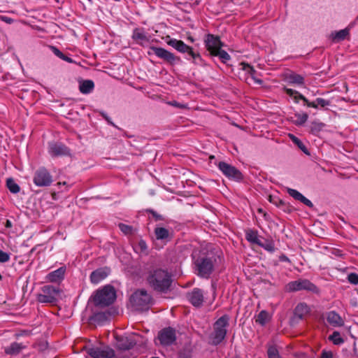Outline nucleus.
<instances>
[{"instance_id":"30","label":"nucleus","mask_w":358,"mask_h":358,"mask_svg":"<svg viewBox=\"0 0 358 358\" xmlns=\"http://www.w3.org/2000/svg\"><path fill=\"white\" fill-rule=\"evenodd\" d=\"M287 80L289 83L302 85L304 84V78L299 74L292 73L288 75Z\"/></svg>"},{"instance_id":"47","label":"nucleus","mask_w":358,"mask_h":358,"mask_svg":"<svg viewBox=\"0 0 358 358\" xmlns=\"http://www.w3.org/2000/svg\"><path fill=\"white\" fill-rule=\"evenodd\" d=\"M50 49L52 50V52L59 58H60L61 56H63V53L57 48L55 46H50Z\"/></svg>"},{"instance_id":"46","label":"nucleus","mask_w":358,"mask_h":358,"mask_svg":"<svg viewBox=\"0 0 358 358\" xmlns=\"http://www.w3.org/2000/svg\"><path fill=\"white\" fill-rule=\"evenodd\" d=\"M137 248L140 250L141 252H144L147 250L148 246L145 241L140 240L138 243Z\"/></svg>"},{"instance_id":"40","label":"nucleus","mask_w":358,"mask_h":358,"mask_svg":"<svg viewBox=\"0 0 358 358\" xmlns=\"http://www.w3.org/2000/svg\"><path fill=\"white\" fill-rule=\"evenodd\" d=\"M258 245L269 252H273L275 250L274 245L271 241H265V242L264 243L261 241L260 244H259Z\"/></svg>"},{"instance_id":"16","label":"nucleus","mask_w":358,"mask_h":358,"mask_svg":"<svg viewBox=\"0 0 358 358\" xmlns=\"http://www.w3.org/2000/svg\"><path fill=\"white\" fill-rule=\"evenodd\" d=\"M48 152L53 157L70 155V150L65 145L57 142L49 143Z\"/></svg>"},{"instance_id":"34","label":"nucleus","mask_w":358,"mask_h":358,"mask_svg":"<svg viewBox=\"0 0 358 358\" xmlns=\"http://www.w3.org/2000/svg\"><path fill=\"white\" fill-rule=\"evenodd\" d=\"M6 186L11 193L17 194L20 192V186L15 182L13 178H8L6 180Z\"/></svg>"},{"instance_id":"41","label":"nucleus","mask_w":358,"mask_h":358,"mask_svg":"<svg viewBox=\"0 0 358 358\" xmlns=\"http://www.w3.org/2000/svg\"><path fill=\"white\" fill-rule=\"evenodd\" d=\"M119 228L124 234H132L133 229H132V227H131L129 225H127V224H125L123 223H120V224H119Z\"/></svg>"},{"instance_id":"48","label":"nucleus","mask_w":358,"mask_h":358,"mask_svg":"<svg viewBox=\"0 0 358 358\" xmlns=\"http://www.w3.org/2000/svg\"><path fill=\"white\" fill-rule=\"evenodd\" d=\"M150 213L152 215L153 217H155V220H163L164 217L162 215L158 214L153 210H150Z\"/></svg>"},{"instance_id":"49","label":"nucleus","mask_w":358,"mask_h":358,"mask_svg":"<svg viewBox=\"0 0 358 358\" xmlns=\"http://www.w3.org/2000/svg\"><path fill=\"white\" fill-rule=\"evenodd\" d=\"M0 19L1 21L4 22L7 24H12L14 21L13 19H12L11 17L4 16V15L0 16Z\"/></svg>"},{"instance_id":"43","label":"nucleus","mask_w":358,"mask_h":358,"mask_svg":"<svg viewBox=\"0 0 358 358\" xmlns=\"http://www.w3.org/2000/svg\"><path fill=\"white\" fill-rule=\"evenodd\" d=\"M269 201L275 204L277 206L280 207L285 205V202L278 199V198H273L271 196H269Z\"/></svg>"},{"instance_id":"26","label":"nucleus","mask_w":358,"mask_h":358,"mask_svg":"<svg viewBox=\"0 0 358 358\" xmlns=\"http://www.w3.org/2000/svg\"><path fill=\"white\" fill-rule=\"evenodd\" d=\"M350 34V29L345 28L338 31L331 33L332 41L335 43L341 42L345 40Z\"/></svg>"},{"instance_id":"6","label":"nucleus","mask_w":358,"mask_h":358,"mask_svg":"<svg viewBox=\"0 0 358 358\" xmlns=\"http://www.w3.org/2000/svg\"><path fill=\"white\" fill-rule=\"evenodd\" d=\"M166 43L175 48L177 51L181 53H186L189 57L193 59L195 64L201 65L203 59L199 53L195 52L192 48L185 44L182 41L176 38H171L169 36L166 37Z\"/></svg>"},{"instance_id":"15","label":"nucleus","mask_w":358,"mask_h":358,"mask_svg":"<svg viewBox=\"0 0 358 358\" xmlns=\"http://www.w3.org/2000/svg\"><path fill=\"white\" fill-rule=\"evenodd\" d=\"M158 339L162 345H170L176 341V331L171 327L164 328L159 332Z\"/></svg>"},{"instance_id":"21","label":"nucleus","mask_w":358,"mask_h":358,"mask_svg":"<svg viewBox=\"0 0 358 358\" xmlns=\"http://www.w3.org/2000/svg\"><path fill=\"white\" fill-rule=\"evenodd\" d=\"M284 90L287 95L294 97L296 103H298L299 99H301L308 107H315L314 103H310L308 99H306L303 94H300L298 91L286 87Z\"/></svg>"},{"instance_id":"39","label":"nucleus","mask_w":358,"mask_h":358,"mask_svg":"<svg viewBox=\"0 0 358 358\" xmlns=\"http://www.w3.org/2000/svg\"><path fill=\"white\" fill-rule=\"evenodd\" d=\"M296 120L295 121V124L296 125H302L303 124L308 120V115L307 113H303L301 114H296Z\"/></svg>"},{"instance_id":"28","label":"nucleus","mask_w":358,"mask_h":358,"mask_svg":"<svg viewBox=\"0 0 358 358\" xmlns=\"http://www.w3.org/2000/svg\"><path fill=\"white\" fill-rule=\"evenodd\" d=\"M94 87V84L92 80H86L80 83L79 90L83 94L90 93Z\"/></svg>"},{"instance_id":"14","label":"nucleus","mask_w":358,"mask_h":358,"mask_svg":"<svg viewBox=\"0 0 358 358\" xmlns=\"http://www.w3.org/2000/svg\"><path fill=\"white\" fill-rule=\"evenodd\" d=\"M87 353L91 358H113L114 350L108 346H96L86 348Z\"/></svg>"},{"instance_id":"11","label":"nucleus","mask_w":358,"mask_h":358,"mask_svg":"<svg viewBox=\"0 0 358 358\" xmlns=\"http://www.w3.org/2000/svg\"><path fill=\"white\" fill-rule=\"evenodd\" d=\"M141 336L137 334H131L125 336L116 337V345L120 350H128L132 348L138 341Z\"/></svg>"},{"instance_id":"20","label":"nucleus","mask_w":358,"mask_h":358,"mask_svg":"<svg viewBox=\"0 0 358 358\" xmlns=\"http://www.w3.org/2000/svg\"><path fill=\"white\" fill-rule=\"evenodd\" d=\"M326 319L327 322L334 327H341L344 325L343 318L334 310L327 313Z\"/></svg>"},{"instance_id":"51","label":"nucleus","mask_w":358,"mask_h":358,"mask_svg":"<svg viewBox=\"0 0 358 358\" xmlns=\"http://www.w3.org/2000/svg\"><path fill=\"white\" fill-rule=\"evenodd\" d=\"M191 355L189 352H180L178 354V358H190Z\"/></svg>"},{"instance_id":"12","label":"nucleus","mask_w":358,"mask_h":358,"mask_svg":"<svg viewBox=\"0 0 358 358\" xmlns=\"http://www.w3.org/2000/svg\"><path fill=\"white\" fill-rule=\"evenodd\" d=\"M217 166L220 171L229 179L236 181H240L243 179L241 172L235 166L224 162H220Z\"/></svg>"},{"instance_id":"32","label":"nucleus","mask_w":358,"mask_h":358,"mask_svg":"<svg viewBox=\"0 0 358 358\" xmlns=\"http://www.w3.org/2000/svg\"><path fill=\"white\" fill-rule=\"evenodd\" d=\"M270 320L269 314L266 310H262L256 317L255 322L262 326L265 325Z\"/></svg>"},{"instance_id":"1","label":"nucleus","mask_w":358,"mask_h":358,"mask_svg":"<svg viewBox=\"0 0 358 358\" xmlns=\"http://www.w3.org/2000/svg\"><path fill=\"white\" fill-rule=\"evenodd\" d=\"M147 282L154 290L166 292L171 285L172 277L166 270L156 268L148 272Z\"/></svg>"},{"instance_id":"4","label":"nucleus","mask_w":358,"mask_h":358,"mask_svg":"<svg viewBox=\"0 0 358 358\" xmlns=\"http://www.w3.org/2000/svg\"><path fill=\"white\" fill-rule=\"evenodd\" d=\"M229 317L224 315L220 317L213 324V331L210 334V343L213 345L220 344L226 337L227 327L229 325Z\"/></svg>"},{"instance_id":"53","label":"nucleus","mask_w":358,"mask_h":358,"mask_svg":"<svg viewBox=\"0 0 358 358\" xmlns=\"http://www.w3.org/2000/svg\"><path fill=\"white\" fill-rule=\"evenodd\" d=\"M11 227H12V222L8 220L6 223V227L10 228Z\"/></svg>"},{"instance_id":"35","label":"nucleus","mask_w":358,"mask_h":358,"mask_svg":"<svg viewBox=\"0 0 358 358\" xmlns=\"http://www.w3.org/2000/svg\"><path fill=\"white\" fill-rule=\"evenodd\" d=\"M329 340L334 345H341L344 343V339L341 336L338 331H334L333 334L329 336Z\"/></svg>"},{"instance_id":"54","label":"nucleus","mask_w":358,"mask_h":358,"mask_svg":"<svg viewBox=\"0 0 358 358\" xmlns=\"http://www.w3.org/2000/svg\"><path fill=\"white\" fill-rule=\"evenodd\" d=\"M258 211H259V213H262V212H263L262 209H261V208H259V209L258 210Z\"/></svg>"},{"instance_id":"22","label":"nucleus","mask_w":358,"mask_h":358,"mask_svg":"<svg viewBox=\"0 0 358 358\" xmlns=\"http://www.w3.org/2000/svg\"><path fill=\"white\" fill-rule=\"evenodd\" d=\"M287 192L295 200L301 201V203H303V204H305L306 206H307L310 208L313 207V203L309 199L306 198L302 194H301L297 190L291 189V188H288Z\"/></svg>"},{"instance_id":"9","label":"nucleus","mask_w":358,"mask_h":358,"mask_svg":"<svg viewBox=\"0 0 358 358\" xmlns=\"http://www.w3.org/2000/svg\"><path fill=\"white\" fill-rule=\"evenodd\" d=\"M59 290L52 285H45L42 287V293L37 294L36 299L43 303H55Z\"/></svg>"},{"instance_id":"55","label":"nucleus","mask_w":358,"mask_h":358,"mask_svg":"<svg viewBox=\"0 0 358 358\" xmlns=\"http://www.w3.org/2000/svg\"><path fill=\"white\" fill-rule=\"evenodd\" d=\"M214 158V156H210V159H213Z\"/></svg>"},{"instance_id":"24","label":"nucleus","mask_w":358,"mask_h":358,"mask_svg":"<svg viewBox=\"0 0 358 358\" xmlns=\"http://www.w3.org/2000/svg\"><path fill=\"white\" fill-rule=\"evenodd\" d=\"M65 272L66 268L60 267L58 269L48 273L46 278L50 282H57L62 280L64 278Z\"/></svg>"},{"instance_id":"18","label":"nucleus","mask_w":358,"mask_h":358,"mask_svg":"<svg viewBox=\"0 0 358 358\" xmlns=\"http://www.w3.org/2000/svg\"><path fill=\"white\" fill-rule=\"evenodd\" d=\"M309 310V307L305 303H299L294 309L292 322L296 323L299 320H303Z\"/></svg>"},{"instance_id":"38","label":"nucleus","mask_w":358,"mask_h":358,"mask_svg":"<svg viewBox=\"0 0 358 358\" xmlns=\"http://www.w3.org/2000/svg\"><path fill=\"white\" fill-rule=\"evenodd\" d=\"M324 127V124L322 122H313L310 126V131L313 134H317L320 132Z\"/></svg>"},{"instance_id":"10","label":"nucleus","mask_w":358,"mask_h":358,"mask_svg":"<svg viewBox=\"0 0 358 358\" xmlns=\"http://www.w3.org/2000/svg\"><path fill=\"white\" fill-rule=\"evenodd\" d=\"M150 51L148 52V55L152 53L155 54L157 57L164 60V62L174 65L181 62L180 58L176 56L173 53L168 51L167 50L155 46H151L150 48Z\"/></svg>"},{"instance_id":"42","label":"nucleus","mask_w":358,"mask_h":358,"mask_svg":"<svg viewBox=\"0 0 358 358\" xmlns=\"http://www.w3.org/2000/svg\"><path fill=\"white\" fill-rule=\"evenodd\" d=\"M348 280L350 283H352L353 285H357L358 284V275L355 273H351L348 275Z\"/></svg>"},{"instance_id":"5","label":"nucleus","mask_w":358,"mask_h":358,"mask_svg":"<svg viewBox=\"0 0 358 358\" xmlns=\"http://www.w3.org/2000/svg\"><path fill=\"white\" fill-rule=\"evenodd\" d=\"M130 301L137 310H148L153 303L151 295L145 289L136 291L130 298Z\"/></svg>"},{"instance_id":"52","label":"nucleus","mask_w":358,"mask_h":358,"mask_svg":"<svg viewBox=\"0 0 358 358\" xmlns=\"http://www.w3.org/2000/svg\"><path fill=\"white\" fill-rule=\"evenodd\" d=\"M60 59H62V60L64 61H66L69 63H73L74 61L69 57L65 55L64 54H63V56H61Z\"/></svg>"},{"instance_id":"3","label":"nucleus","mask_w":358,"mask_h":358,"mask_svg":"<svg viewBox=\"0 0 358 358\" xmlns=\"http://www.w3.org/2000/svg\"><path fill=\"white\" fill-rule=\"evenodd\" d=\"M205 45L211 56L218 57L223 63L230 60V55L222 50L223 45L220 38L213 34H208L205 38Z\"/></svg>"},{"instance_id":"19","label":"nucleus","mask_w":358,"mask_h":358,"mask_svg":"<svg viewBox=\"0 0 358 358\" xmlns=\"http://www.w3.org/2000/svg\"><path fill=\"white\" fill-rule=\"evenodd\" d=\"M109 273L106 268H100L92 272L90 275V281L93 284H98L105 279Z\"/></svg>"},{"instance_id":"50","label":"nucleus","mask_w":358,"mask_h":358,"mask_svg":"<svg viewBox=\"0 0 358 358\" xmlns=\"http://www.w3.org/2000/svg\"><path fill=\"white\" fill-rule=\"evenodd\" d=\"M101 116L109 123L110 124L115 127V124L111 121V119L104 112L101 113Z\"/></svg>"},{"instance_id":"13","label":"nucleus","mask_w":358,"mask_h":358,"mask_svg":"<svg viewBox=\"0 0 358 358\" xmlns=\"http://www.w3.org/2000/svg\"><path fill=\"white\" fill-rule=\"evenodd\" d=\"M34 183L38 187L50 186L52 182V178L49 171L44 167L39 168L36 171L34 178Z\"/></svg>"},{"instance_id":"31","label":"nucleus","mask_w":358,"mask_h":358,"mask_svg":"<svg viewBox=\"0 0 358 358\" xmlns=\"http://www.w3.org/2000/svg\"><path fill=\"white\" fill-rule=\"evenodd\" d=\"M241 64L243 66V69L251 76L252 78L256 83L259 85L262 84L263 81L261 79L257 78L255 77V75L256 73V71L254 69L252 66L245 63H242Z\"/></svg>"},{"instance_id":"37","label":"nucleus","mask_w":358,"mask_h":358,"mask_svg":"<svg viewBox=\"0 0 358 358\" xmlns=\"http://www.w3.org/2000/svg\"><path fill=\"white\" fill-rule=\"evenodd\" d=\"M310 103H314V104L315 105V107H313L314 108H317L318 106L324 108L326 106H329L331 104L330 101L326 100L322 98H317L315 101H310Z\"/></svg>"},{"instance_id":"2","label":"nucleus","mask_w":358,"mask_h":358,"mask_svg":"<svg viewBox=\"0 0 358 358\" xmlns=\"http://www.w3.org/2000/svg\"><path fill=\"white\" fill-rule=\"evenodd\" d=\"M217 258H219V256L213 252L203 254L198 257L194 262L195 272L197 275L203 278H208L214 271Z\"/></svg>"},{"instance_id":"29","label":"nucleus","mask_w":358,"mask_h":358,"mask_svg":"<svg viewBox=\"0 0 358 358\" xmlns=\"http://www.w3.org/2000/svg\"><path fill=\"white\" fill-rule=\"evenodd\" d=\"M245 238L247 241L252 243L257 244V245L260 244V238L258 236L257 231L254 230H248L245 234Z\"/></svg>"},{"instance_id":"25","label":"nucleus","mask_w":358,"mask_h":358,"mask_svg":"<svg viewBox=\"0 0 358 358\" xmlns=\"http://www.w3.org/2000/svg\"><path fill=\"white\" fill-rule=\"evenodd\" d=\"M25 348V345L14 342L12 343L9 346L6 347L4 348V352L6 354L9 355H17Z\"/></svg>"},{"instance_id":"33","label":"nucleus","mask_w":358,"mask_h":358,"mask_svg":"<svg viewBox=\"0 0 358 358\" xmlns=\"http://www.w3.org/2000/svg\"><path fill=\"white\" fill-rule=\"evenodd\" d=\"M289 136L290 139L292 141V142L295 145H296L301 151H303L306 155H310L308 150L299 138H298L293 134H289Z\"/></svg>"},{"instance_id":"17","label":"nucleus","mask_w":358,"mask_h":358,"mask_svg":"<svg viewBox=\"0 0 358 358\" xmlns=\"http://www.w3.org/2000/svg\"><path fill=\"white\" fill-rule=\"evenodd\" d=\"M187 297L189 303L196 308L201 307L204 301L203 292L197 287L188 292Z\"/></svg>"},{"instance_id":"36","label":"nucleus","mask_w":358,"mask_h":358,"mask_svg":"<svg viewBox=\"0 0 358 358\" xmlns=\"http://www.w3.org/2000/svg\"><path fill=\"white\" fill-rule=\"evenodd\" d=\"M268 358H280L279 351L275 345H269L267 350Z\"/></svg>"},{"instance_id":"44","label":"nucleus","mask_w":358,"mask_h":358,"mask_svg":"<svg viewBox=\"0 0 358 358\" xmlns=\"http://www.w3.org/2000/svg\"><path fill=\"white\" fill-rule=\"evenodd\" d=\"M10 259V256L8 253L0 250V262L5 263L8 262Z\"/></svg>"},{"instance_id":"23","label":"nucleus","mask_w":358,"mask_h":358,"mask_svg":"<svg viewBox=\"0 0 358 358\" xmlns=\"http://www.w3.org/2000/svg\"><path fill=\"white\" fill-rule=\"evenodd\" d=\"M155 236L157 240L166 243L171 240L170 231L164 228L157 227L155 229Z\"/></svg>"},{"instance_id":"27","label":"nucleus","mask_w":358,"mask_h":358,"mask_svg":"<svg viewBox=\"0 0 358 358\" xmlns=\"http://www.w3.org/2000/svg\"><path fill=\"white\" fill-rule=\"evenodd\" d=\"M132 38L141 45H142L143 42H148L149 41L145 32L139 29H135L134 30Z\"/></svg>"},{"instance_id":"8","label":"nucleus","mask_w":358,"mask_h":358,"mask_svg":"<svg viewBox=\"0 0 358 358\" xmlns=\"http://www.w3.org/2000/svg\"><path fill=\"white\" fill-rule=\"evenodd\" d=\"M307 290L312 292H318V288L310 281L306 279H299L291 281L285 287V291L287 292Z\"/></svg>"},{"instance_id":"45","label":"nucleus","mask_w":358,"mask_h":358,"mask_svg":"<svg viewBox=\"0 0 358 358\" xmlns=\"http://www.w3.org/2000/svg\"><path fill=\"white\" fill-rule=\"evenodd\" d=\"M320 358H334V354L330 350H323L320 355Z\"/></svg>"},{"instance_id":"7","label":"nucleus","mask_w":358,"mask_h":358,"mask_svg":"<svg viewBox=\"0 0 358 358\" xmlns=\"http://www.w3.org/2000/svg\"><path fill=\"white\" fill-rule=\"evenodd\" d=\"M116 294L113 287L106 285L103 289L96 291L94 296V303L96 306H108L114 302Z\"/></svg>"}]
</instances>
